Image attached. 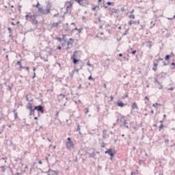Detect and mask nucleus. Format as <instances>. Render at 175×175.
Here are the masks:
<instances>
[{"label":"nucleus","instance_id":"obj_1","mask_svg":"<svg viewBox=\"0 0 175 175\" xmlns=\"http://www.w3.org/2000/svg\"><path fill=\"white\" fill-rule=\"evenodd\" d=\"M25 20L29 21V23H31L33 25H38V21L36 20L37 17H39V14H34L31 15V12H27L25 16Z\"/></svg>","mask_w":175,"mask_h":175},{"label":"nucleus","instance_id":"obj_2","mask_svg":"<svg viewBox=\"0 0 175 175\" xmlns=\"http://www.w3.org/2000/svg\"><path fill=\"white\" fill-rule=\"evenodd\" d=\"M51 12V5L50 4V3L48 2L46 7V10L43 9L42 7H40L38 9L37 14H38L39 16H40V14H49Z\"/></svg>","mask_w":175,"mask_h":175},{"label":"nucleus","instance_id":"obj_3","mask_svg":"<svg viewBox=\"0 0 175 175\" xmlns=\"http://www.w3.org/2000/svg\"><path fill=\"white\" fill-rule=\"evenodd\" d=\"M79 53V51H75L73 54L70 57V59L74 64V68H77V64L80 62V59L77 58V53Z\"/></svg>","mask_w":175,"mask_h":175},{"label":"nucleus","instance_id":"obj_4","mask_svg":"<svg viewBox=\"0 0 175 175\" xmlns=\"http://www.w3.org/2000/svg\"><path fill=\"white\" fill-rule=\"evenodd\" d=\"M15 66H16V70L18 72H21L23 69H26L27 73H29V67L23 66L21 60L17 61V62L15 64Z\"/></svg>","mask_w":175,"mask_h":175},{"label":"nucleus","instance_id":"obj_5","mask_svg":"<svg viewBox=\"0 0 175 175\" xmlns=\"http://www.w3.org/2000/svg\"><path fill=\"white\" fill-rule=\"evenodd\" d=\"M66 148L67 150H73L75 148V144L72 141L71 137H68L67 141L66 142Z\"/></svg>","mask_w":175,"mask_h":175},{"label":"nucleus","instance_id":"obj_6","mask_svg":"<svg viewBox=\"0 0 175 175\" xmlns=\"http://www.w3.org/2000/svg\"><path fill=\"white\" fill-rule=\"evenodd\" d=\"M26 109L29 110V116H35V106L32 105L31 103H28L27 105H26Z\"/></svg>","mask_w":175,"mask_h":175},{"label":"nucleus","instance_id":"obj_7","mask_svg":"<svg viewBox=\"0 0 175 175\" xmlns=\"http://www.w3.org/2000/svg\"><path fill=\"white\" fill-rule=\"evenodd\" d=\"M105 154H108L109 157H116V154H117V150L115 148H109L105 151Z\"/></svg>","mask_w":175,"mask_h":175},{"label":"nucleus","instance_id":"obj_8","mask_svg":"<svg viewBox=\"0 0 175 175\" xmlns=\"http://www.w3.org/2000/svg\"><path fill=\"white\" fill-rule=\"evenodd\" d=\"M75 2L79 3L80 6H87V5H90V1L88 0H74Z\"/></svg>","mask_w":175,"mask_h":175},{"label":"nucleus","instance_id":"obj_9","mask_svg":"<svg viewBox=\"0 0 175 175\" xmlns=\"http://www.w3.org/2000/svg\"><path fill=\"white\" fill-rule=\"evenodd\" d=\"M35 109L38 111V113H41V114H44V106L42 105H36Z\"/></svg>","mask_w":175,"mask_h":175},{"label":"nucleus","instance_id":"obj_10","mask_svg":"<svg viewBox=\"0 0 175 175\" xmlns=\"http://www.w3.org/2000/svg\"><path fill=\"white\" fill-rule=\"evenodd\" d=\"M46 173L48 175H58L59 174V170H53L49 168Z\"/></svg>","mask_w":175,"mask_h":175},{"label":"nucleus","instance_id":"obj_11","mask_svg":"<svg viewBox=\"0 0 175 175\" xmlns=\"http://www.w3.org/2000/svg\"><path fill=\"white\" fill-rule=\"evenodd\" d=\"M73 43H75V40H73V38H69V40L67 42V47L66 48V50H69V49H70L69 46H72Z\"/></svg>","mask_w":175,"mask_h":175},{"label":"nucleus","instance_id":"obj_12","mask_svg":"<svg viewBox=\"0 0 175 175\" xmlns=\"http://www.w3.org/2000/svg\"><path fill=\"white\" fill-rule=\"evenodd\" d=\"M164 74V76H166V75H167V73L166 72H161L160 74H154V83H158V76H161V75H163Z\"/></svg>","mask_w":175,"mask_h":175},{"label":"nucleus","instance_id":"obj_13","mask_svg":"<svg viewBox=\"0 0 175 175\" xmlns=\"http://www.w3.org/2000/svg\"><path fill=\"white\" fill-rule=\"evenodd\" d=\"M126 105H128V104L124 103V102H122V101L120 100H118L116 102V106H118V107H124V106H126Z\"/></svg>","mask_w":175,"mask_h":175},{"label":"nucleus","instance_id":"obj_14","mask_svg":"<svg viewBox=\"0 0 175 175\" xmlns=\"http://www.w3.org/2000/svg\"><path fill=\"white\" fill-rule=\"evenodd\" d=\"M109 12H111V13H115L116 14H118L120 12V9H115V8H109Z\"/></svg>","mask_w":175,"mask_h":175},{"label":"nucleus","instance_id":"obj_15","mask_svg":"<svg viewBox=\"0 0 175 175\" xmlns=\"http://www.w3.org/2000/svg\"><path fill=\"white\" fill-rule=\"evenodd\" d=\"M58 116H59V111H56L55 115V120H57L59 121L60 125H62V121L58 118Z\"/></svg>","mask_w":175,"mask_h":175},{"label":"nucleus","instance_id":"obj_16","mask_svg":"<svg viewBox=\"0 0 175 175\" xmlns=\"http://www.w3.org/2000/svg\"><path fill=\"white\" fill-rule=\"evenodd\" d=\"M109 134H107V129H104L103 131V139H107L109 137Z\"/></svg>","mask_w":175,"mask_h":175},{"label":"nucleus","instance_id":"obj_17","mask_svg":"<svg viewBox=\"0 0 175 175\" xmlns=\"http://www.w3.org/2000/svg\"><path fill=\"white\" fill-rule=\"evenodd\" d=\"M152 44H154L152 41H146L145 42V45L146 46V47H149V49H151V47H152Z\"/></svg>","mask_w":175,"mask_h":175},{"label":"nucleus","instance_id":"obj_18","mask_svg":"<svg viewBox=\"0 0 175 175\" xmlns=\"http://www.w3.org/2000/svg\"><path fill=\"white\" fill-rule=\"evenodd\" d=\"M141 153H142L141 158L142 159H146L147 157H148V154H147V152H146V150H144V152H141Z\"/></svg>","mask_w":175,"mask_h":175},{"label":"nucleus","instance_id":"obj_19","mask_svg":"<svg viewBox=\"0 0 175 175\" xmlns=\"http://www.w3.org/2000/svg\"><path fill=\"white\" fill-rule=\"evenodd\" d=\"M54 39L55 40H58V42H62V40H64L65 42H67L66 38H61V37H58V36L55 37Z\"/></svg>","mask_w":175,"mask_h":175},{"label":"nucleus","instance_id":"obj_20","mask_svg":"<svg viewBox=\"0 0 175 175\" xmlns=\"http://www.w3.org/2000/svg\"><path fill=\"white\" fill-rule=\"evenodd\" d=\"M139 110V107L137 106V103L136 102L133 103L132 104V110Z\"/></svg>","mask_w":175,"mask_h":175},{"label":"nucleus","instance_id":"obj_21","mask_svg":"<svg viewBox=\"0 0 175 175\" xmlns=\"http://www.w3.org/2000/svg\"><path fill=\"white\" fill-rule=\"evenodd\" d=\"M45 50L47 51L48 50H49L48 51L49 55H53V48H50V46H46L45 47Z\"/></svg>","mask_w":175,"mask_h":175},{"label":"nucleus","instance_id":"obj_22","mask_svg":"<svg viewBox=\"0 0 175 175\" xmlns=\"http://www.w3.org/2000/svg\"><path fill=\"white\" fill-rule=\"evenodd\" d=\"M120 126H124V128L129 129V126L128 125V122H126V120H124V122L120 125Z\"/></svg>","mask_w":175,"mask_h":175},{"label":"nucleus","instance_id":"obj_23","mask_svg":"<svg viewBox=\"0 0 175 175\" xmlns=\"http://www.w3.org/2000/svg\"><path fill=\"white\" fill-rule=\"evenodd\" d=\"M66 95H65V94H60L59 95V97H58V100H59V102L61 101V100H62V99H64V98H66Z\"/></svg>","mask_w":175,"mask_h":175},{"label":"nucleus","instance_id":"obj_24","mask_svg":"<svg viewBox=\"0 0 175 175\" xmlns=\"http://www.w3.org/2000/svg\"><path fill=\"white\" fill-rule=\"evenodd\" d=\"M67 3H69V5L66 6L67 9H70L71 8H73V3H72V1H67Z\"/></svg>","mask_w":175,"mask_h":175},{"label":"nucleus","instance_id":"obj_25","mask_svg":"<svg viewBox=\"0 0 175 175\" xmlns=\"http://www.w3.org/2000/svg\"><path fill=\"white\" fill-rule=\"evenodd\" d=\"M90 154V158H95L96 157V153L95 152H92V153L88 152Z\"/></svg>","mask_w":175,"mask_h":175},{"label":"nucleus","instance_id":"obj_26","mask_svg":"<svg viewBox=\"0 0 175 175\" xmlns=\"http://www.w3.org/2000/svg\"><path fill=\"white\" fill-rule=\"evenodd\" d=\"M34 56H35L36 59H38V58H39V57H40V59H43V57H42V55H40V53H36V54L34 55Z\"/></svg>","mask_w":175,"mask_h":175},{"label":"nucleus","instance_id":"obj_27","mask_svg":"<svg viewBox=\"0 0 175 175\" xmlns=\"http://www.w3.org/2000/svg\"><path fill=\"white\" fill-rule=\"evenodd\" d=\"M120 117H121V118L120 119V122L124 123V121H126V119H125V116L120 115Z\"/></svg>","mask_w":175,"mask_h":175},{"label":"nucleus","instance_id":"obj_28","mask_svg":"<svg viewBox=\"0 0 175 175\" xmlns=\"http://www.w3.org/2000/svg\"><path fill=\"white\" fill-rule=\"evenodd\" d=\"M62 31H64V32H69V31H71L70 27H66L65 29H62Z\"/></svg>","mask_w":175,"mask_h":175},{"label":"nucleus","instance_id":"obj_29","mask_svg":"<svg viewBox=\"0 0 175 175\" xmlns=\"http://www.w3.org/2000/svg\"><path fill=\"white\" fill-rule=\"evenodd\" d=\"M114 2L111 1L105 2V5H107L108 6H114Z\"/></svg>","mask_w":175,"mask_h":175},{"label":"nucleus","instance_id":"obj_30","mask_svg":"<svg viewBox=\"0 0 175 175\" xmlns=\"http://www.w3.org/2000/svg\"><path fill=\"white\" fill-rule=\"evenodd\" d=\"M1 169L2 173H5V172H6V165L1 166Z\"/></svg>","mask_w":175,"mask_h":175},{"label":"nucleus","instance_id":"obj_31","mask_svg":"<svg viewBox=\"0 0 175 175\" xmlns=\"http://www.w3.org/2000/svg\"><path fill=\"white\" fill-rule=\"evenodd\" d=\"M58 25H59L57 23H53L51 25V28H58Z\"/></svg>","mask_w":175,"mask_h":175},{"label":"nucleus","instance_id":"obj_32","mask_svg":"<svg viewBox=\"0 0 175 175\" xmlns=\"http://www.w3.org/2000/svg\"><path fill=\"white\" fill-rule=\"evenodd\" d=\"M172 57L169 55H166L164 57L165 61H170Z\"/></svg>","mask_w":175,"mask_h":175},{"label":"nucleus","instance_id":"obj_33","mask_svg":"<svg viewBox=\"0 0 175 175\" xmlns=\"http://www.w3.org/2000/svg\"><path fill=\"white\" fill-rule=\"evenodd\" d=\"M127 51H128V53H129L130 50L128 49ZM136 53H137V51L133 50V51H131L130 52V54H132L133 55H135V54H136Z\"/></svg>","mask_w":175,"mask_h":175},{"label":"nucleus","instance_id":"obj_34","mask_svg":"<svg viewBox=\"0 0 175 175\" xmlns=\"http://www.w3.org/2000/svg\"><path fill=\"white\" fill-rule=\"evenodd\" d=\"M164 128H165V125L163 124H161L159 127V132H161V131H162V129H163Z\"/></svg>","mask_w":175,"mask_h":175},{"label":"nucleus","instance_id":"obj_35","mask_svg":"<svg viewBox=\"0 0 175 175\" xmlns=\"http://www.w3.org/2000/svg\"><path fill=\"white\" fill-rule=\"evenodd\" d=\"M77 129H76V132H79L80 131V129L81 128V126L80 125V124L79 123H77Z\"/></svg>","mask_w":175,"mask_h":175},{"label":"nucleus","instance_id":"obj_36","mask_svg":"<svg viewBox=\"0 0 175 175\" xmlns=\"http://www.w3.org/2000/svg\"><path fill=\"white\" fill-rule=\"evenodd\" d=\"M129 31V28H127L124 32L122 34V36H126V35H128V32Z\"/></svg>","mask_w":175,"mask_h":175},{"label":"nucleus","instance_id":"obj_37","mask_svg":"<svg viewBox=\"0 0 175 175\" xmlns=\"http://www.w3.org/2000/svg\"><path fill=\"white\" fill-rule=\"evenodd\" d=\"M158 106H161V103H156L152 105V107H154L155 109H157Z\"/></svg>","mask_w":175,"mask_h":175},{"label":"nucleus","instance_id":"obj_38","mask_svg":"<svg viewBox=\"0 0 175 175\" xmlns=\"http://www.w3.org/2000/svg\"><path fill=\"white\" fill-rule=\"evenodd\" d=\"M83 110L85 111V114H88V113H90V108H88V107L84 108Z\"/></svg>","mask_w":175,"mask_h":175},{"label":"nucleus","instance_id":"obj_39","mask_svg":"<svg viewBox=\"0 0 175 175\" xmlns=\"http://www.w3.org/2000/svg\"><path fill=\"white\" fill-rule=\"evenodd\" d=\"M75 70H72V71L71 72H70V76L71 77V79H73V77L75 76Z\"/></svg>","mask_w":175,"mask_h":175},{"label":"nucleus","instance_id":"obj_40","mask_svg":"<svg viewBox=\"0 0 175 175\" xmlns=\"http://www.w3.org/2000/svg\"><path fill=\"white\" fill-rule=\"evenodd\" d=\"M163 64L162 66H167V65L170 64V62L167 61V63H166V62H163Z\"/></svg>","mask_w":175,"mask_h":175},{"label":"nucleus","instance_id":"obj_41","mask_svg":"<svg viewBox=\"0 0 175 175\" xmlns=\"http://www.w3.org/2000/svg\"><path fill=\"white\" fill-rule=\"evenodd\" d=\"M88 80H90V81H95V79H94L92 77V75L89 76L88 78Z\"/></svg>","mask_w":175,"mask_h":175},{"label":"nucleus","instance_id":"obj_42","mask_svg":"<svg viewBox=\"0 0 175 175\" xmlns=\"http://www.w3.org/2000/svg\"><path fill=\"white\" fill-rule=\"evenodd\" d=\"M106 143H105V142H102V143L100 144V147L101 148H105V146H106Z\"/></svg>","mask_w":175,"mask_h":175},{"label":"nucleus","instance_id":"obj_43","mask_svg":"<svg viewBox=\"0 0 175 175\" xmlns=\"http://www.w3.org/2000/svg\"><path fill=\"white\" fill-rule=\"evenodd\" d=\"M12 87H13V83L8 85V88H7V91H12Z\"/></svg>","mask_w":175,"mask_h":175},{"label":"nucleus","instance_id":"obj_44","mask_svg":"<svg viewBox=\"0 0 175 175\" xmlns=\"http://www.w3.org/2000/svg\"><path fill=\"white\" fill-rule=\"evenodd\" d=\"M81 69H83L82 66H81L80 68H75V70H75V72H77V73H79V70H81Z\"/></svg>","mask_w":175,"mask_h":175},{"label":"nucleus","instance_id":"obj_45","mask_svg":"<svg viewBox=\"0 0 175 175\" xmlns=\"http://www.w3.org/2000/svg\"><path fill=\"white\" fill-rule=\"evenodd\" d=\"M155 62H158L159 64V61H163V58L159 57L157 59L154 60Z\"/></svg>","mask_w":175,"mask_h":175},{"label":"nucleus","instance_id":"obj_46","mask_svg":"<svg viewBox=\"0 0 175 175\" xmlns=\"http://www.w3.org/2000/svg\"><path fill=\"white\" fill-rule=\"evenodd\" d=\"M14 120H17V118H18V113H14Z\"/></svg>","mask_w":175,"mask_h":175},{"label":"nucleus","instance_id":"obj_47","mask_svg":"<svg viewBox=\"0 0 175 175\" xmlns=\"http://www.w3.org/2000/svg\"><path fill=\"white\" fill-rule=\"evenodd\" d=\"M1 159L3 161H5V163H6L8 162V157H2Z\"/></svg>","mask_w":175,"mask_h":175},{"label":"nucleus","instance_id":"obj_48","mask_svg":"<svg viewBox=\"0 0 175 175\" xmlns=\"http://www.w3.org/2000/svg\"><path fill=\"white\" fill-rule=\"evenodd\" d=\"M103 8H104V9H108L109 8V5H106L105 3H103Z\"/></svg>","mask_w":175,"mask_h":175},{"label":"nucleus","instance_id":"obj_49","mask_svg":"<svg viewBox=\"0 0 175 175\" xmlns=\"http://www.w3.org/2000/svg\"><path fill=\"white\" fill-rule=\"evenodd\" d=\"M146 28V25H142L141 28L139 29V31H141V29H145Z\"/></svg>","mask_w":175,"mask_h":175},{"label":"nucleus","instance_id":"obj_50","mask_svg":"<svg viewBox=\"0 0 175 175\" xmlns=\"http://www.w3.org/2000/svg\"><path fill=\"white\" fill-rule=\"evenodd\" d=\"M14 158L15 162H17L18 159H20V161H23V159H21L20 157H14Z\"/></svg>","mask_w":175,"mask_h":175},{"label":"nucleus","instance_id":"obj_51","mask_svg":"<svg viewBox=\"0 0 175 175\" xmlns=\"http://www.w3.org/2000/svg\"><path fill=\"white\" fill-rule=\"evenodd\" d=\"M133 24H135V25H137V24H140V20H138L137 21H133Z\"/></svg>","mask_w":175,"mask_h":175},{"label":"nucleus","instance_id":"obj_52","mask_svg":"<svg viewBox=\"0 0 175 175\" xmlns=\"http://www.w3.org/2000/svg\"><path fill=\"white\" fill-rule=\"evenodd\" d=\"M87 65H88V66H90L91 68H94V66H92V64H91V63L90 62V61H88V62H87Z\"/></svg>","mask_w":175,"mask_h":175},{"label":"nucleus","instance_id":"obj_53","mask_svg":"<svg viewBox=\"0 0 175 175\" xmlns=\"http://www.w3.org/2000/svg\"><path fill=\"white\" fill-rule=\"evenodd\" d=\"M8 167L10 169V172H11V174L12 175H14V172H13V169H12V167Z\"/></svg>","mask_w":175,"mask_h":175},{"label":"nucleus","instance_id":"obj_54","mask_svg":"<svg viewBox=\"0 0 175 175\" xmlns=\"http://www.w3.org/2000/svg\"><path fill=\"white\" fill-rule=\"evenodd\" d=\"M39 6H40V3H39V1H38L37 2V4L36 5V9H39L40 7H39Z\"/></svg>","mask_w":175,"mask_h":175},{"label":"nucleus","instance_id":"obj_55","mask_svg":"<svg viewBox=\"0 0 175 175\" xmlns=\"http://www.w3.org/2000/svg\"><path fill=\"white\" fill-rule=\"evenodd\" d=\"M83 29H84V28H83V27H81V28L78 29H77L78 33H81V31H83Z\"/></svg>","mask_w":175,"mask_h":175},{"label":"nucleus","instance_id":"obj_56","mask_svg":"<svg viewBox=\"0 0 175 175\" xmlns=\"http://www.w3.org/2000/svg\"><path fill=\"white\" fill-rule=\"evenodd\" d=\"M158 62H155V60L153 62V66H156V67H158Z\"/></svg>","mask_w":175,"mask_h":175},{"label":"nucleus","instance_id":"obj_57","mask_svg":"<svg viewBox=\"0 0 175 175\" xmlns=\"http://www.w3.org/2000/svg\"><path fill=\"white\" fill-rule=\"evenodd\" d=\"M171 66H173V67H171V69H174V68H175V62H172L171 63Z\"/></svg>","mask_w":175,"mask_h":175},{"label":"nucleus","instance_id":"obj_58","mask_svg":"<svg viewBox=\"0 0 175 175\" xmlns=\"http://www.w3.org/2000/svg\"><path fill=\"white\" fill-rule=\"evenodd\" d=\"M165 36V38H170L171 34H170V33H167Z\"/></svg>","mask_w":175,"mask_h":175},{"label":"nucleus","instance_id":"obj_59","mask_svg":"<svg viewBox=\"0 0 175 175\" xmlns=\"http://www.w3.org/2000/svg\"><path fill=\"white\" fill-rule=\"evenodd\" d=\"M129 18L135 19V15L133 14H131L129 15Z\"/></svg>","mask_w":175,"mask_h":175},{"label":"nucleus","instance_id":"obj_60","mask_svg":"<svg viewBox=\"0 0 175 175\" xmlns=\"http://www.w3.org/2000/svg\"><path fill=\"white\" fill-rule=\"evenodd\" d=\"M129 95H128V93L126 94H125L124 96H123L122 97V99H126V98H128Z\"/></svg>","mask_w":175,"mask_h":175},{"label":"nucleus","instance_id":"obj_61","mask_svg":"<svg viewBox=\"0 0 175 175\" xmlns=\"http://www.w3.org/2000/svg\"><path fill=\"white\" fill-rule=\"evenodd\" d=\"M77 29H79L77 27H75V29H72L70 31L71 33H73V32H75V31H77Z\"/></svg>","mask_w":175,"mask_h":175},{"label":"nucleus","instance_id":"obj_62","mask_svg":"<svg viewBox=\"0 0 175 175\" xmlns=\"http://www.w3.org/2000/svg\"><path fill=\"white\" fill-rule=\"evenodd\" d=\"M168 55L172 58V57H174V53L171 52Z\"/></svg>","mask_w":175,"mask_h":175},{"label":"nucleus","instance_id":"obj_63","mask_svg":"<svg viewBox=\"0 0 175 175\" xmlns=\"http://www.w3.org/2000/svg\"><path fill=\"white\" fill-rule=\"evenodd\" d=\"M35 77H36V72H33V76H31V79H35Z\"/></svg>","mask_w":175,"mask_h":175},{"label":"nucleus","instance_id":"obj_64","mask_svg":"<svg viewBox=\"0 0 175 175\" xmlns=\"http://www.w3.org/2000/svg\"><path fill=\"white\" fill-rule=\"evenodd\" d=\"M144 161L143 160H139V165H142V163H144Z\"/></svg>","mask_w":175,"mask_h":175}]
</instances>
